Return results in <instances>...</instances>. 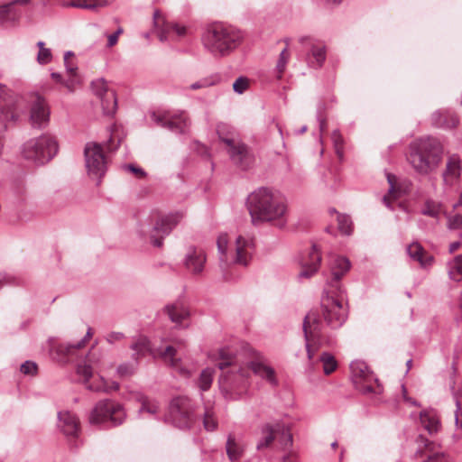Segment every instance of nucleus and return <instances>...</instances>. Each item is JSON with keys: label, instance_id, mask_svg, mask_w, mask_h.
I'll return each mask as SVG.
<instances>
[{"label": "nucleus", "instance_id": "58836bf2", "mask_svg": "<svg viewBox=\"0 0 462 462\" xmlns=\"http://www.w3.org/2000/svg\"><path fill=\"white\" fill-rule=\"evenodd\" d=\"M441 204L432 199H428L423 204L420 213L424 216H428L436 219H439L441 212Z\"/></svg>", "mask_w": 462, "mask_h": 462}, {"label": "nucleus", "instance_id": "c9c22d12", "mask_svg": "<svg viewBox=\"0 0 462 462\" xmlns=\"http://www.w3.org/2000/svg\"><path fill=\"white\" fill-rule=\"evenodd\" d=\"M103 113L106 116H113L117 108V98L115 91L107 92L106 96L99 97Z\"/></svg>", "mask_w": 462, "mask_h": 462}, {"label": "nucleus", "instance_id": "6e6552de", "mask_svg": "<svg viewBox=\"0 0 462 462\" xmlns=\"http://www.w3.org/2000/svg\"><path fill=\"white\" fill-rule=\"evenodd\" d=\"M57 152V142L52 136L48 134H42L38 138L30 139L23 147L24 158L39 164L49 162L56 155Z\"/></svg>", "mask_w": 462, "mask_h": 462}, {"label": "nucleus", "instance_id": "0eeeda50", "mask_svg": "<svg viewBox=\"0 0 462 462\" xmlns=\"http://www.w3.org/2000/svg\"><path fill=\"white\" fill-rule=\"evenodd\" d=\"M227 237L226 235H220L217 245L219 254V260L223 263H233L242 265H247L254 250V242L251 238H245L242 236L236 239L234 252L227 254Z\"/></svg>", "mask_w": 462, "mask_h": 462}, {"label": "nucleus", "instance_id": "f8f14e48", "mask_svg": "<svg viewBox=\"0 0 462 462\" xmlns=\"http://www.w3.org/2000/svg\"><path fill=\"white\" fill-rule=\"evenodd\" d=\"M321 309L324 320L331 328H340L347 318L346 309L342 300L325 292L321 298Z\"/></svg>", "mask_w": 462, "mask_h": 462}, {"label": "nucleus", "instance_id": "3c124183", "mask_svg": "<svg viewBox=\"0 0 462 462\" xmlns=\"http://www.w3.org/2000/svg\"><path fill=\"white\" fill-rule=\"evenodd\" d=\"M136 369V365L130 363H124L118 365L116 368V373L120 377H127L131 376L134 374Z\"/></svg>", "mask_w": 462, "mask_h": 462}, {"label": "nucleus", "instance_id": "603ef678", "mask_svg": "<svg viewBox=\"0 0 462 462\" xmlns=\"http://www.w3.org/2000/svg\"><path fill=\"white\" fill-rule=\"evenodd\" d=\"M249 88V79L246 77L241 76L233 83V90L241 95Z\"/></svg>", "mask_w": 462, "mask_h": 462}, {"label": "nucleus", "instance_id": "2f4dec72", "mask_svg": "<svg viewBox=\"0 0 462 462\" xmlns=\"http://www.w3.org/2000/svg\"><path fill=\"white\" fill-rule=\"evenodd\" d=\"M226 451L227 457L231 462H236L241 458L244 454V448L242 445L236 439L235 436L229 434L227 436L226 443Z\"/></svg>", "mask_w": 462, "mask_h": 462}, {"label": "nucleus", "instance_id": "09e8293b", "mask_svg": "<svg viewBox=\"0 0 462 462\" xmlns=\"http://www.w3.org/2000/svg\"><path fill=\"white\" fill-rule=\"evenodd\" d=\"M77 373L84 379V383L87 388L88 384H93L92 383H89V379L92 377L93 374V369L90 365H79L77 366Z\"/></svg>", "mask_w": 462, "mask_h": 462}, {"label": "nucleus", "instance_id": "4d7b16f0", "mask_svg": "<svg viewBox=\"0 0 462 462\" xmlns=\"http://www.w3.org/2000/svg\"><path fill=\"white\" fill-rule=\"evenodd\" d=\"M38 366L35 362L25 361L20 368V371L26 375H35L37 374Z\"/></svg>", "mask_w": 462, "mask_h": 462}, {"label": "nucleus", "instance_id": "a878e982", "mask_svg": "<svg viewBox=\"0 0 462 462\" xmlns=\"http://www.w3.org/2000/svg\"><path fill=\"white\" fill-rule=\"evenodd\" d=\"M406 251L410 258L418 262L423 268L430 266L434 262V257L426 252L419 242H413L409 245Z\"/></svg>", "mask_w": 462, "mask_h": 462}, {"label": "nucleus", "instance_id": "c85d7f7f", "mask_svg": "<svg viewBox=\"0 0 462 462\" xmlns=\"http://www.w3.org/2000/svg\"><path fill=\"white\" fill-rule=\"evenodd\" d=\"M420 420L424 429L430 434L437 433L441 427L439 417L435 410L430 409L420 411Z\"/></svg>", "mask_w": 462, "mask_h": 462}, {"label": "nucleus", "instance_id": "473e14b6", "mask_svg": "<svg viewBox=\"0 0 462 462\" xmlns=\"http://www.w3.org/2000/svg\"><path fill=\"white\" fill-rule=\"evenodd\" d=\"M263 437L257 442L256 448L258 450L268 448L275 439L276 436V423H265L261 428Z\"/></svg>", "mask_w": 462, "mask_h": 462}, {"label": "nucleus", "instance_id": "1a4fd4ad", "mask_svg": "<svg viewBox=\"0 0 462 462\" xmlns=\"http://www.w3.org/2000/svg\"><path fill=\"white\" fill-rule=\"evenodd\" d=\"M125 412L123 406L113 400H103L98 402L89 415L91 424L111 423L117 426L123 423L125 419Z\"/></svg>", "mask_w": 462, "mask_h": 462}, {"label": "nucleus", "instance_id": "7c9ffc66", "mask_svg": "<svg viewBox=\"0 0 462 462\" xmlns=\"http://www.w3.org/2000/svg\"><path fill=\"white\" fill-rule=\"evenodd\" d=\"M22 12L18 7H14L11 2L0 5V26L6 23H15L20 20Z\"/></svg>", "mask_w": 462, "mask_h": 462}, {"label": "nucleus", "instance_id": "ddd939ff", "mask_svg": "<svg viewBox=\"0 0 462 462\" xmlns=\"http://www.w3.org/2000/svg\"><path fill=\"white\" fill-rule=\"evenodd\" d=\"M84 156L88 175L100 180L107 169L102 145L95 142L88 143L84 148Z\"/></svg>", "mask_w": 462, "mask_h": 462}, {"label": "nucleus", "instance_id": "423d86ee", "mask_svg": "<svg viewBox=\"0 0 462 462\" xmlns=\"http://www.w3.org/2000/svg\"><path fill=\"white\" fill-rule=\"evenodd\" d=\"M183 216L180 212L158 217L154 223H141L139 234L141 236H149L150 242L156 247H162L163 239L180 222Z\"/></svg>", "mask_w": 462, "mask_h": 462}, {"label": "nucleus", "instance_id": "72a5a7b5", "mask_svg": "<svg viewBox=\"0 0 462 462\" xmlns=\"http://www.w3.org/2000/svg\"><path fill=\"white\" fill-rule=\"evenodd\" d=\"M447 271L450 280L456 282H462V254L447 263Z\"/></svg>", "mask_w": 462, "mask_h": 462}, {"label": "nucleus", "instance_id": "864d4df0", "mask_svg": "<svg viewBox=\"0 0 462 462\" xmlns=\"http://www.w3.org/2000/svg\"><path fill=\"white\" fill-rule=\"evenodd\" d=\"M203 424L207 430L212 431L217 429V421L211 411L207 410L204 413Z\"/></svg>", "mask_w": 462, "mask_h": 462}, {"label": "nucleus", "instance_id": "69168bd1", "mask_svg": "<svg viewBox=\"0 0 462 462\" xmlns=\"http://www.w3.org/2000/svg\"><path fill=\"white\" fill-rule=\"evenodd\" d=\"M76 79L73 78V76H70L69 79L64 80L61 83L69 92H73L76 86Z\"/></svg>", "mask_w": 462, "mask_h": 462}, {"label": "nucleus", "instance_id": "f03ea898", "mask_svg": "<svg viewBox=\"0 0 462 462\" xmlns=\"http://www.w3.org/2000/svg\"><path fill=\"white\" fill-rule=\"evenodd\" d=\"M443 153L440 142L428 136L413 141L409 147L407 160L420 175H428L439 165Z\"/></svg>", "mask_w": 462, "mask_h": 462}, {"label": "nucleus", "instance_id": "37998d69", "mask_svg": "<svg viewBox=\"0 0 462 462\" xmlns=\"http://www.w3.org/2000/svg\"><path fill=\"white\" fill-rule=\"evenodd\" d=\"M220 82V76L217 74L211 75L206 78H203L189 86L191 90H197L200 88H209L211 86H215Z\"/></svg>", "mask_w": 462, "mask_h": 462}, {"label": "nucleus", "instance_id": "a19ab883", "mask_svg": "<svg viewBox=\"0 0 462 462\" xmlns=\"http://www.w3.org/2000/svg\"><path fill=\"white\" fill-rule=\"evenodd\" d=\"M119 383L116 381L107 383L103 377H100V383L97 384H88V389L94 392H106L119 390Z\"/></svg>", "mask_w": 462, "mask_h": 462}, {"label": "nucleus", "instance_id": "a18cd8bd", "mask_svg": "<svg viewBox=\"0 0 462 462\" xmlns=\"http://www.w3.org/2000/svg\"><path fill=\"white\" fill-rule=\"evenodd\" d=\"M319 359L322 362L323 372L325 374H330L337 369V362L331 354H329L328 352H324L320 356Z\"/></svg>", "mask_w": 462, "mask_h": 462}, {"label": "nucleus", "instance_id": "a211bd4d", "mask_svg": "<svg viewBox=\"0 0 462 462\" xmlns=\"http://www.w3.org/2000/svg\"><path fill=\"white\" fill-rule=\"evenodd\" d=\"M153 25L157 29V35L161 42L167 41L173 33L180 38L188 33V28L185 25L167 22L159 10L153 13Z\"/></svg>", "mask_w": 462, "mask_h": 462}, {"label": "nucleus", "instance_id": "7ed1b4c3", "mask_svg": "<svg viewBox=\"0 0 462 462\" xmlns=\"http://www.w3.org/2000/svg\"><path fill=\"white\" fill-rule=\"evenodd\" d=\"M241 32L236 28L221 23L209 25L204 35V47L215 57L230 54L240 43Z\"/></svg>", "mask_w": 462, "mask_h": 462}, {"label": "nucleus", "instance_id": "13d9d810", "mask_svg": "<svg viewBox=\"0 0 462 462\" xmlns=\"http://www.w3.org/2000/svg\"><path fill=\"white\" fill-rule=\"evenodd\" d=\"M52 54L50 49L45 48L42 50H39L38 55H37V61L42 64L45 65L51 61Z\"/></svg>", "mask_w": 462, "mask_h": 462}, {"label": "nucleus", "instance_id": "20e7f679", "mask_svg": "<svg viewBox=\"0 0 462 462\" xmlns=\"http://www.w3.org/2000/svg\"><path fill=\"white\" fill-rule=\"evenodd\" d=\"M28 103L23 97L12 94L0 83V124L6 130L11 124H17L25 115Z\"/></svg>", "mask_w": 462, "mask_h": 462}, {"label": "nucleus", "instance_id": "680f3d73", "mask_svg": "<svg viewBox=\"0 0 462 462\" xmlns=\"http://www.w3.org/2000/svg\"><path fill=\"white\" fill-rule=\"evenodd\" d=\"M125 337V335L122 332H110L106 336V341L110 344H113L116 341H120Z\"/></svg>", "mask_w": 462, "mask_h": 462}, {"label": "nucleus", "instance_id": "e433bc0d", "mask_svg": "<svg viewBox=\"0 0 462 462\" xmlns=\"http://www.w3.org/2000/svg\"><path fill=\"white\" fill-rule=\"evenodd\" d=\"M276 435L279 436V441L284 449L292 446L293 438L289 426L277 422Z\"/></svg>", "mask_w": 462, "mask_h": 462}, {"label": "nucleus", "instance_id": "de8ad7c7", "mask_svg": "<svg viewBox=\"0 0 462 462\" xmlns=\"http://www.w3.org/2000/svg\"><path fill=\"white\" fill-rule=\"evenodd\" d=\"M338 229L342 234L350 235L352 232V221L347 215H337Z\"/></svg>", "mask_w": 462, "mask_h": 462}, {"label": "nucleus", "instance_id": "39448f33", "mask_svg": "<svg viewBox=\"0 0 462 462\" xmlns=\"http://www.w3.org/2000/svg\"><path fill=\"white\" fill-rule=\"evenodd\" d=\"M217 133L219 139L227 146L232 162L244 171L249 169L253 164V156L248 147L238 140L235 130L226 124H219L217 126Z\"/></svg>", "mask_w": 462, "mask_h": 462}, {"label": "nucleus", "instance_id": "4468645a", "mask_svg": "<svg viewBox=\"0 0 462 462\" xmlns=\"http://www.w3.org/2000/svg\"><path fill=\"white\" fill-rule=\"evenodd\" d=\"M302 329L305 338L307 356L310 360L314 356L312 346L319 347L323 344L321 337V323L316 312L310 311L303 319Z\"/></svg>", "mask_w": 462, "mask_h": 462}, {"label": "nucleus", "instance_id": "2eb2a0df", "mask_svg": "<svg viewBox=\"0 0 462 462\" xmlns=\"http://www.w3.org/2000/svg\"><path fill=\"white\" fill-rule=\"evenodd\" d=\"M169 418L175 427L189 429L194 420L190 401L185 397L174 398L170 404Z\"/></svg>", "mask_w": 462, "mask_h": 462}, {"label": "nucleus", "instance_id": "bf43d9fd", "mask_svg": "<svg viewBox=\"0 0 462 462\" xmlns=\"http://www.w3.org/2000/svg\"><path fill=\"white\" fill-rule=\"evenodd\" d=\"M66 6L91 10L88 0H72Z\"/></svg>", "mask_w": 462, "mask_h": 462}, {"label": "nucleus", "instance_id": "9b49d317", "mask_svg": "<svg viewBox=\"0 0 462 462\" xmlns=\"http://www.w3.org/2000/svg\"><path fill=\"white\" fill-rule=\"evenodd\" d=\"M221 391L226 398L236 399L248 388V372L244 368L223 374L219 379Z\"/></svg>", "mask_w": 462, "mask_h": 462}, {"label": "nucleus", "instance_id": "f704fd0d", "mask_svg": "<svg viewBox=\"0 0 462 462\" xmlns=\"http://www.w3.org/2000/svg\"><path fill=\"white\" fill-rule=\"evenodd\" d=\"M92 337L91 328H88L86 336L77 342L76 344H60L57 346V353L64 356H70L76 349H79L85 346L86 342Z\"/></svg>", "mask_w": 462, "mask_h": 462}, {"label": "nucleus", "instance_id": "cd10ccee", "mask_svg": "<svg viewBox=\"0 0 462 462\" xmlns=\"http://www.w3.org/2000/svg\"><path fill=\"white\" fill-rule=\"evenodd\" d=\"M248 367L254 372V374L263 379H265L272 385H277L278 382L275 377V372L271 366L260 360H254L248 363Z\"/></svg>", "mask_w": 462, "mask_h": 462}, {"label": "nucleus", "instance_id": "9d476101", "mask_svg": "<svg viewBox=\"0 0 462 462\" xmlns=\"http://www.w3.org/2000/svg\"><path fill=\"white\" fill-rule=\"evenodd\" d=\"M352 380L355 387L363 393H381L383 389L378 379L368 365L360 360L350 364Z\"/></svg>", "mask_w": 462, "mask_h": 462}, {"label": "nucleus", "instance_id": "5701e85b", "mask_svg": "<svg viewBox=\"0 0 462 462\" xmlns=\"http://www.w3.org/2000/svg\"><path fill=\"white\" fill-rule=\"evenodd\" d=\"M206 255L202 249L189 246L183 259L185 268L192 274H199L204 270Z\"/></svg>", "mask_w": 462, "mask_h": 462}, {"label": "nucleus", "instance_id": "774afa93", "mask_svg": "<svg viewBox=\"0 0 462 462\" xmlns=\"http://www.w3.org/2000/svg\"><path fill=\"white\" fill-rule=\"evenodd\" d=\"M297 459L296 454L291 452L283 457L282 462H297Z\"/></svg>", "mask_w": 462, "mask_h": 462}, {"label": "nucleus", "instance_id": "4c0bfd02", "mask_svg": "<svg viewBox=\"0 0 462 462\" xmlns=\"http://www.w3.org/2000/svg\"><path fill=\"white\" fill-rule=\"evenodd\" d=\"M130 347L134 351L133 358L135 361H137L140 356H144L148 352H151L150 341L146 337H140Z\"/></svg>", "mask_w": 462, "mask_h": 462}, {"label": "nucleus", "instance_id": "bb28decb", "mask_svg": "<svg viewBox=\"0 0 462 462\" xmlns=\"http://www.w3.org/2000/svg\"><path fill=\"white\" fill-rule=\"evenodd\" d=\"M432 124L439 128L451 129L459 124V119L455 113L448 110H438L431 116Z\"/></svg>", "mask_w": 462, "mask_h": 462}, {"label": "nucleus", "instance_id": "0e129e2a", "mask_svg": "<svg viewBox=\"0 0 462 462\" xmlns=\"http://www.w3.org/2000/svg\"><path fill=\"white\" fill-rule=\"evenodd\" d=\"M125 169L132 171L133 173L137 175L139 178H143L146 176L145 171L142 168L136 167L133 164H127L125 166Z\"/></svg>", "mask_w": 462, "mask_h": 462}, {"label": "nucleus", "instance_id": "6ab92c4d", "mask_svg": "<svg viewBox=\"0 0 462 462\" xmlns=\"http://www.w3.org/2000/svg\"><path fill=\"white\" fill-rule=\"evenodd\" d=\"M462 174V160L457 153L449 154L447 158L445 169L441 174L445 188L451 189L458 184Z\"/></svg>", "mask_w": 462, "mask_h": 462}, {"label": "nucleus", "instance_id": "dca6fc26", "mask_svg": "<svg viewBox=\"0 0 462 462\" xmlns=\"http://www.w3.org/2000/svg\"><path fill=\"white\" fill-rule=\"evenodd\" d=\"M151 117L157 125L166 128L174 134L186 133L189 125V121L185 112L178 114H171L169 112L157 114L153 112Z\"/></svg>", "mask_w": 462, "mask_h": 462}, {"label": "nucleus", "instance_id": "c03bdc74", "mask_svg": "<svg viewBox=\"0 0 462 462\" xmlns=\"http://www.w3.org/2000/svg\"><path fill=\"white\" fill-rule=\"evenodd\" d=\"M214 370L212 368H205L201 371L198 385L202 392L208 391L213 382Z\"/></svg>", "mask_w": 462, "mask_h": 462}, {"label": "nucleus", "instance_id": "412c9836", "mask_svg": "<svg viewBox=\"0 0 462 462\" xmlns=\"http://www.w3.org/2000/svg\"><path fill=\"white\" fill-rule=\"evenodd\" d=\"M50 111L46 101L41 96H36L31 106L30 122L34 128H42L47 125Z\"/></svg>", "mask_w": 462, "mask_h": 462}, {"label": "nucleus", "instance_id": "aec40b11", "mask_svg": "<svg viewBox=\"0 0 462 462\" xmlns=\"http://www.w3.org/2000/svg\"><path fill=\"white\" fill-rule=\"evenodd\" d=\"M158 356L164 364L173 369L180 376L189 378L192 375L193 371L182 365L180 357H177V349L172 346H168L164 349H158Z\"/></svg>", "mask_w": 462, "mask_h": 462}, {"label": "nucleus", "instance_id": "5fc2aeb1", "mask_svg": "<svg viewBox=\"0 0 462 462\" xmlns=\"http://www.w3.org/2000/svg\"><path fill=\"white\" fill-rule=\"evenodd\" d=\"M332 141L335 145L336 152L339 158L343 156V137L338 130H335L331 135Z\"/></svg>", "mask_w": 462, "mask_h": 462}, {"label": "nucleus", "instance_id": "8fccbe9b", "mask_svg": "<svg viewBox=\"0 0 462 462\" xmlns=\"http://www.w3.org/2000/svg\"><path fill=\"white\" fill-rule=\"evenodd\" d=\"M447 227L449 230H462V215H446Z\"/></svg>", "mask_w": 462, "mask_h": 462}, {"label": "nucleus", "instance_id": "ea45409f", "mask_svg": "<svg viewBox=\"0 0 462 462\" xmlns=\"http://www.w3.org/2000/svg\"><path fill=\"white\" fill-rule=\"evenodd\" d=\"M220 361L217 363V367L224 370L226 367L234 364L235 353L229 347H223L218 350Z\"/></svg>", "mask_w": 462, "mask_h": 462}, {"label": "nucleus", "instance_id": "c756f323", "mask_svg": "<svg viewBox=\"0 0 462 462\" xmlns=\"http://www.w3.org/2000/svg\"><path fill=\"white\" fill-rule=\"evenodd\" d=\"M164 310L170 319L176 324H180L184 319L189 317V310L180 302L167 305Z\"/></svg>", "mask_w": 462, "mask_h": 462}, {"label": "nucleus", "instance_id": "49530a36", "mask_svg": "<svg viewBox=\"0 0 462 462\" xmlns=\"http://www.w3.org/2000/svg\"><path fill=\"white\" fill-rule=\"evenodd\" d=\"M91 88L93 92L98 98L106 96L107 92L114 91L108 87L107 82L104 79H97L92 81Z\"/></svg>", "mask_w": 462, "mask_h": 462}, {"label": "nucleus", "instance_id": "052dcab7", "mask_svg": "<svg viewBox=\"0 0 462 462\" xmlns=\"http://www.w3.org/2000/svg\"><path fill=\"white\" fill-rule=\"evenodd\" d=\"M114 0H88L91 10H97L111 5Z\"/></svg>", "mask_w": 462, "mask_h": 462}, {"label": "nucleus", "instance_id": "4be33fe9", "mask_svg": "<svg viewBox=\"0 0 462 462\" xmlns=\"http://www.w3.org/2000/svg\"><path fill=\"white\" fill-rule=\"evenodd\" d=\"M321 262V255L316 245H312L308 252V254L303 255L300 259L301 271L299 273V278L309 279L313 276L319 270Z\"/></svg>", "mask_w": 462, "mask_h": 462}, {"label": "nucleus", "instance_id": "f3484780", "mask_svg": "<svg viewBox=\"0 0 462 462\" xmlns=\"http://www.w3.org/2000/svg\"><path fill=\"white\" fill-rule=\"evenodd\" d=\"M306 51V61L310 68L319 69L326 60V46L325 44L312 37L302 36L299 39Z\"/></svg>", "mask_w": 462, "mask_h": 462}, {"label": "nucleus", "instance_id": "b1692460", "mask_svg": "<svg viewBox=\"0 0 462 462\" xmlns=\"http://www.w3.org/2000/svg\"><path fill=\"white\" fill-rule=\"evenodd\" d=\"M350 262L344 256H335L330 262L331 278L328 280V285L339 291V281L349 271Z\"/></svg>", "mask_w": 462, "mask_h": 462}, {"label": "nucleus", "instance_id": "79ce46f5", "mask_svg": "<svg viewBox=\"0 0 462 462\" xmlns=\"http://www.w3.org/2000/svg\"><path fill=\"white\" fill-rule=\"evenodd\" d=\"M139 402H141V407L139 409V412H147L149 414H156L159 411V404L157 402L149 399L147 396L141 395L139 398Z\"/></svg>", "mask_w": 462, "mask_h": 462}, {"label": "nucleus", "instance_id": "338daca9", "mask_svg": "<svg viewBox=\"0 0 462 462\" xmlns=\"http://www.w3.org/2000/svg\"><path fill=\"white\" fill-rule=\"evenodd\" d=\"M387 180L390 185L389 187V193H392L394 190L395 181L396 178L393 174L387 173Z\"/></svg>", "mask_w": 462, "mask_h": 462}, {"label": "nucleus", "instance_id": "6e6d98bb", "mask_svg": "<svg viewBox=\"0 0 462 462\" xmlns=\"http://www.w3.org/2000/svg\"><path fill=\"white\" fill-rule=\"evenodd\" d=\"M288 59H289V55L287 53V49L285 48L280 53V57H279L277 66H276L278 73H279V75H278L279 79L282 77V74L283 73V71L285 69Z\"/></svg>", "mask_w": 462, "mask_h": 462}, {"label": "nucleus", "instance_id": "f257e3e1", "mask_svg": "<svg viewBox=\"0 0 462 462\" xmlns=\"http://www.w3.org/2000/svg\"><path fill=\"white\" fill-rule=\"evenodd\" d=\"M247 207L254 224L277 220L283 226L287 207L284 199L267 188H259L247 199Z\"/></svg>", "mask_w": 462, "mask_h": 462}, {"label": "nucleus", "instance_id": "393cba45", "mask_svg": "<svg viewBox=\"0 0 462 462\" xmlns=\"http://www.w3.org/2000/svg\"><path fill=\"white\" fill-rule=\"evenodd\" d=\"M58 419V427L66 437L77 438L79 436L80 430L79 421L75 414L68 411H60Z\"/></svg>", "mask_w": 462, "mask_h": 462}, {"label": "nucleus", "instance_id": "e2e57ef3", "mask_svg": "<svg viewBox=\"0 0 462 462\" xmlns=\"http://www.w3.org/2000/svg\"><path fill=\"white\" fill-rule=\"evenodd\" d=\"M455 423L458 429L462 430V411L458 401H457V410L455 411Z\"/></svg>", "mask_w": 462, "mask_h": 462}]
</instances>
